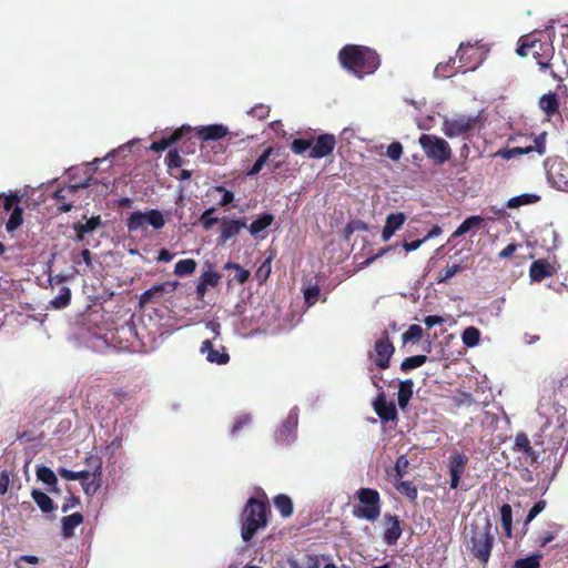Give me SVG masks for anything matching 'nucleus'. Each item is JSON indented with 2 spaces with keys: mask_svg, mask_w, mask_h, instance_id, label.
Listing matches in <instances>:
<instances>
[{
  "mask_svg": "<svg viewBox=\"0 0 568 568\" xmlns=\"http://www.w3.org/2000/svg\"><path fill=\"white\" fill-rule=\"evenodd\" d=\"M550 530L546 531L544 535L539 536L536 540L537 545L539 547H545L549 542H551L558 532L561 530V526L558 524H551L549 525Z\"/></svg>",
  "mask_w": 568,
  "mask_h": 568,
  "instance_id": "obj_51",
  "label": "nucleus"
},
{
  "mask_svg": "<svg viewBox=\"0 0 568 568\" xmlns=\"http://www.w3.org/2000/svg\"><path fill=\"white\" fill-rule=\"evenodd\" d=\"M481 119L477 115H458L453 119H445L443 122V132L449 138L457 136L469 138L471 133L481 128Z\"/></svg>",
  "mask_w": 568,
  "mask_h": 568,
  "instance_id": "obj_8",
  "label": "nucleus"
},
{
  "mask_svg": "<svg viewBox=\"0 0 568 568\" xmlns=\"http://www.w3.org/2000/svg\"><path fill=\"white\" fill-rule=\"evenodd\" d=\"M273 222L274 215L271 213H264L251 223L248 231L253 236H256L258 233L271 226Z\"/></svg>",
  "mask_w": 568,
  "mask_h": 568,
  "instance_id": "obj_34",
  "label": "nucleus"
},
{
  "mask_svg": "<svg viewBox=\"0 0 568 568\" xmlns=\"http://www.w3.org/2000/svg\"><path fill=\"white\" fill-rule=\"evenodd\" d=\"M384 542L388 546L395 545L403 532L398 516L386 514L384 516Z\"/></svg>",
  "mask_w": 568,
  "mask_h": 568,
  "instance_id": "obj_20",
  "label": "nucleus"
},
{
  "mask_svg": "<svg viewBox=\"0 0 568 568\" xmlns=\"http://www.w3.org/2000/svg\"><path fill=\"white\" fill-rule=\"evenodd\" d=\"M178 286L176 281L155 284L140 295L139 304L145 306L149 303H159L164 293H173Z\"/></svg>",
  "mask_w": 568,
  "mask_h": 568,
  "instance_id": "obj_14",
  "label": "nucleus"
},
{
  "mask_svg": "<svg viewBox=\"0 0 568 568\" xmlns=\"http://www.w3.org/2000/svg\"><path fill=\"white\" fill-rule=\"evenodd\" d=\"M458 72L466 73L476 70L484 61V52L477 43L462 42L456 52Z\"/></svg>",
  "mask_w": 568,
  "mask_h": 568,
  "instance_id": "obj_9",
  "label": "nucleus"
},
{
  "mask_svg": "<svg viewBox=\"0 0 568 568\" xmlns=\"http://www.w3.org/2000/svg\"><path fill=\"white\" fill-rule=\"evenodd\" d=\"M546 136L547 133L542 132L534 138V143L527 146H515L505 151L499 152V154L506 159L510 160L517 155H524L531 152H537L539 155H544L546 153Z\"/></svg>",
  "mask_w": 568,
  "mask_h": 568,
  "instance_id": "obj_13",
  "label": "nucleus"
},
{
  "mask_svg": "<svg viewBox=\"0 0 568 568\" xmlns=\"http://www.w3.org/2000/svg\"><path fill=\"white\" fill-rule=\"evenodd\" d=\"M373 407L377 416L383 422H394L397 419V409L393 402H387L384 392H381L373 402Z\"/></svg>",
  "mask_w": 568,
  "mask_h": 568,
  "instance_id": "obj_17",
  "label": "nucleus"
},
{
  "mask_svg": "<svg viewBox=\"0 0 568 568\" xmlns=\"http://www.w3.org/2000/svg\"><path fill=\"white\" fill-rule=\"evenodd\" d=\"M221 275L211 270L204 271L200 277V282L204 283L206 286H216L220 283Z\"/></svg>",
  "mask_w": 568,
  "mask_h": 568,
  "instance_id": "obj_57",
  "label": "nucleus"
},
{
  "mask_svg": "<svg viewBox=\"0 0 568 568\" xmlns=\"http://www.w3.org/2000/svg\"><path fill=\"white\" fill-rule=\"evenodd\" d=\"M274 149L272 146H268L255 161V163L252 165V168L247 171V175L253 176L261 172L263 166L268 161L271 154L273 153Z\"/></svg>",
  "mask_w": 568,
  "mask_h": 568,
  "instance_id": "obj_48",
  "label": "nucleus"
},
{
  "mask_svg": "<svg viewBox=\"0 0 568 568\" xmlns=\"http://www.w3.org/2000/svg\"><path fill=\"white\" fill-rule=\"evenodd\" d=\"M407 216L403 212L388 214L382 231V240L387 242L404 225Z\"/></svg>",
  "mask_w": 568,
  "mask_h": 568,
  "instance_id": "obj_24",
  "label": "nucleus"
},
{
  "mask_svg": "<svg viewBox=\"0 0 568 568\" xmlns=\"http://www.w3.org/2000/svg\"><path fill=\"white\" fill-rule=\"evenodd\" d=\"M215 209L214 207H210L207 210H205L201 216H200V223L201 225L203 226L204 230L209 231L210 229H212V226L214 224H216L217 222H220V220L217 217H214L212 216V214L214 213Z\"/></svg>",
  "mask_w": 568,
  "mask_h": 568,
  "instance_id": "obj_55",
  "label": "nucleus"
},
{
  "mask_svg": "<svg viewBox=\"0 0 568 568\" xmlns=\"http://www.w3.org/2000/svg\"><path fill=\"white\" fill-rule=\"evenodd\" d=\"M197 263L193 258L180 260L174 266V274L176 276H187L194 273Z\"/></svg>",
  "mask_w": 568,
  "mask_h": 568,
  "instance_id": "obj_40",
  "label": "nucleus"
},
{
  "mask_svg": "<svg viewBox=\"0 0 568 568\" xmlns=\"http://www.w3.org/2000/svg\"><path fill=\"white\" fill-rule=\"evenodd\" d=\"M538 104L548 118L559 113V101L556 93L549 92L541 95Z\"/></svg>",
  "mask_w": 568,
  "mask_h": 568,
  "instance_id": "obj_30",
  "label": "nucleus"
},
{
  "mask_svg": "<svg viewBox=\"0 0 568 568\" xmlns=\"http://www.w3.org/2000/svg\"><path fill=\"white\" fill-rule=\"evenodd\" d=\"M547 506V503L546 500L541 499V500H538L531 508L530 510L528 511V515L526 517V520L524 523V529L525 531H527L528 529V525L530 524L531 520L535 519V517H537Z\"/></svg>",
  "mask_w": 568,
  "mask_h": 568,
  "instance_id": "obj_54",
  "label": "nucleus"
},
{
  "mask_svg": "<svg viewBox=\"0 0 568 568\" xmlns=\"http://www.w3.org/2000/svg\"><path fill=\"white\" fill-rule=\"evenodd\" d=\"M303 293H304L305 303L308 306H312L317 302L321 290H320L318 285L315 284V285H310V286L305 287Z\"/></svg>",
  "mask_w": 568,
  "mask_h": 568,
  "instance_id": "obj_56",
  "label": "nucleus"
},
{
  "mask_svg": "<svg viewBox=\"0 0 568 568\" xmlns=\"http://www.w3.org/2000/svg\"><path fill=\"white\" fill-rule=\"evenodd\" d=\"M341 65L358 78L374 73L381 59L377 52L368 47L346 44L338 52Z\"/></svg>",
  "mask_w": 568,
  "mask_h": 568,
  "instance_id": "obj_2",
  "label": "nucleus"
},
{
  "mask_svg": "<svg viewBox=\"0 0 568 568\" xmlns=\"http://www.w3.org/2000/svg\"><path fill=\"white\" fill-rule=\"evenodd\" d=\"M396 489L405 495L410 500H416L418 496V490L416 486L412 481L402 480L398 484H395Z\"/></svg>",
  "mask_w": 568,
  "mask_h": 568,
  "instance_id": "obj_50",
  "label": "nucleus"
},
{
  "mask_svg": "<svg viewBox=\"0 0 568 568\" xmlns=\"http://www.w3.org/2000/svg\"><path fill=\"white\" fill-rule=\"evenodd\" d=\"M224 268H226V270L232 268L235 271L233 280L236 281L239 284H244L250 277V272L247 270L243 268L240 264H236L233 262H227L224 265Z\"/></svg>",
  "mask_w": 568,
  "mask_h": 568,
  "instance_id": "obj_52",
  "label": "nucleus"
},
{
  "mask_svg": "<svg viewBox=\"0 0 568 568\" xmlns=\"http://www.w3.org/2000/svg\"><path fill=\"white\" fill-rule=\"evenodd\" d=\"M466 266L462 263H454L446 265L445 268H443L438 276L436 277V282L438 284L447 283L453 276H455L457 273L463 271Z\"/></svg>",
  "mask_w": 568,
  "mask_h": 568,
  "instance_id": "obj_39",
  "label": "nucleus"
},
{
  "mask_svg": "<svg viewBox=\"0 0 568 568\" xmlns=\"http://www.w3.org/2000/svg\"><path fill=\"white\" fill-rule=\"evenodd\" d=\"M566 440V429L564 426H558L551 433L549 439V450L551 454L556 455L558 450L561 448L564 442Z\"/></svg>",
  "mask_w": 568,
  "mask_h": 568,
  "instance_id": "obj_36",
  "label": "nucleus"
},
{
  "mask_svg": "<svg viewBox=\"0 0 568 568\" xmlns=\"http://www.w3.org/2000/svg\"><path fill=\"white\" fill-rule=\"evenodd\" d=\"M291 149L295 154H302L306 150L312 149V140L295 139L292 142Z\"/></svg>",
  "mask_w": 568,
  "mask_h": 568,
  "instance_id": "obj_60",
  "label": "nucleus"
},
{
  "mask_svg": "<svg viewBox=\"0 0 568 568\" xmlns=\"http://www.w3.org/2000/svg\"><path fill=\"white\" fill-rule=\"evenodd\" d=\"M455 61V59L450 58L448 62L438 63L435 69V73L437 75H440L442 78H449L454 75L455 73L458 72V69L454 70Z\"/></svg>",
  "mask_w": 568,
  "mask_h": 568,
  "instance_id": "obj_53",
  "label": "nucleus"
},
{
  "mask_svg": "<svg viewBox=\"0 0 568 568\" xmlns=\"http://www.w3.org/2000/svg\"><path fill=\"white\" fill-rule=\"evenodd\" d=\"M497 528L493 526L488 516L481 520L470 523L465 532V546L469 555L486 566L490 559L495 545V532Z\"/></svg>",
  "mask_w": 568,
  "mask_h": 568,
  "instance_id": "obj_1",
  "label": "nucleus"
},
{
  "mask_svg": "<svg viewBox=\"0 0 568 568\" xmlns=\"http://www.w3.org/2000/svg\"><path fill=\"white\" fill-rule=\"evenodd\" d=\"M245 227H247L245 219H222L220 221L221 233L219 237V244H225L229 240L236 236Z\"/></svg>",
  "mask_w": 568,
  "mask_h": 568,
  "instance_id": "obj_19",
  "label": "nucleus"
},
{
  "mask_svg": "<svg viewBox=\"0 0 568 568\" xmlns=\"http://www.w3.org/2000/svg\"><path fill=\"white\" fill-rule=\"evenodd\" d=\"M468 457L460 453H455L448 458V469L450 475L449 487L450 489H457L460 483V478L466 470Z\"/></svg>",
  "mask_w": 568,
  "mask_h": 568,
  "instance_id": "obj_15",
  "label": "nucleus"
},
{
  "mask_svg": "<svg viewBox=\"0 0 568 568\" xmlns=\"http://www.w3.org/2000/svg\"><path fill=\"white\" fill-rule=\"evenodd\" d=\"M23 210L20 207V206H16L10 216H9V220L6 224V229L8 232H13L14 230H17L18 227H20L23 223Z\"/></svg>",
  "mask_w": 568,
  "mask_h": 568,
  "instance_id": "obj_46",
  "label": "nucleus"
},
{
  "mask_svg": "<svg viewBox=\"0 0 568 568\" xmlns=\"http://www.w3.org/2000/svg\"><path fill=\"white\" fill-rule=\"evenodd\" d=\"M541 554H532L526 558L517 559L514 562V568H540Z\"/></svg>",
  "mask_w": 568,
  "mask_h": 568,
  "instance_id": "obj_44",
  "label": "nucleus"
},
{
  "mask_svg": "<svg viewBox=\"0 0 568 568\" xmlns=\"http://www.w3.org/2000/svg\"><path fill=\"white\" fill-rule=\"evenodd\" d=\"M427 359L428 358L426 355H415V356L406 357L400 363V371L404 373H407L414 368H417V367L424 365L427 362Z\"/></svg>",
  "mask_w": 568,
  "mask_h": 568,
  "instance_id": "obj_43",
  "label": "nucleus"
},
{
  "mask_svg": "<svg viewBox=\"0 0 568 568\" xmlns=\"http://www.w3.org/2000/svg\"><path fill=\"white\" fill-rule=\"evenodd\" d=\"M394 353L395 347L389 339L387 331H384L382 336L374 343V355H371V358L374 359L378 368L386 369L389 367Z\"/></svg>",
  "mask_w": 568,
  "mask_h": 568,
  "instance_id": "obj_11",
  "label": "nucleus"
},
{
  "mask_svg": "<svg viewBox=\"0 0 568 568\" xmlns=\"http://www.w3.org/2000/svg\"><path fill=\"white\" fill-rule=\"evenodd\" d=\"M200 352L206 355V359L210 363L225 365L230 362V355L227 354L226 348L222 346L220 349H214L211 339H205L202 343Z\"/></svg>",
  "mask_w": 568,
  "mask_h": 568,
  "instance_id": "obj_21",
  "label": "nucleus"
},
{
  "mask_svg": "<svg viewBox=\"0 0 568 568\" xmlns=\"http://www.w3.org/2000/svg\"><path fill=\"white\" fill-rule=\"evenodd\" d=\"M84 517L81 513H73L69 516H64L61 519V535L64 539H70L74 536V529L81 525Z\"/></svg>",
  "mask_w": 568,
  "mask_h": 568,
  "instance_id": "obj_27",
  "label": "nucleus"
},
{
  "mask_svg": "<svg viewBox=\"0 0 568 568\" xmlns=\"http://www.w3.org/2000/svg\"><path fill=\"white\" fill-rule=\"evenodd\" d=\"M403 154V145L395 141L387 146L386 155L393 160L398 161Z\"/></svg>",
  "mask_w": 568,
  "mask_h": 568,
  "instance_id": "obj_61",
  "label": "nucleus"
},
{
  "mask_svg": "<svg viewBox=\"0 0 568 568\" xmlns=\"http://www.w3.org/2000/svg\"><path fill=\"white\" fill-rule=\"evenodd\" d=\"M248 114L258 120H264L270 114V106L264 104H257L250 109Z\"/></svg>",
  "mask_w": 568,
  "mask_h": 568,
  "instance_id": "obj_63",
  "label": "nucleus"
},
{
  "mask_svg": "<svg viewBox=\"0 0 568 568\" xmlns=\"http://www.w3.org/2000/svg\"><path fill=\"white\" fill-rule=\"evenodd\" d=\"M36 474L37 478L48 486H54L58 481L54 471L47 466L39 467Z\"/></svg>",
  "mask_w": 568,
  "mask_h": 568,
  "instance_id": "obj_49",
  "label": "nucleus"
},
{
  "mask_svg": "<svg viewBox=\"0 0 568 568\" xmlns=\"http://www.w3.org/2000/svg\"><path fill=\"white\" fill-rule=\"evenodd\" d=\"M58 473L65 480H80L81 484L84 479H89L91 474L89 470L73 471L64 467L59 468Z\"/></svg>",
  "mask_w": 568,
  "mask_h": 568,
  "instance_id": "obj_47",
  "label": "nucleus"
},
{
  "mask_svg": "<svg viewBox=\"0 0 568 568\" xmlns=\"http://www.w3.org/2000/svg\"><path fill=\"white\" fill-rule=\"evenodd\" d=\"M166 164L170 169L181 168L183 165V159L181 158L178 150H171L166 155Z\"/></svg>",
  "mask_w": 568,
  "mask_h": 568,
  "instance_id": "obj_62",
  "label": "nucleus"
},
{
  "mask_svg": "<svg viewBox=\"0 0 568 568\" xmlns=\"http://www.w3.org/2000/svg\"><path fill=\"white\" fill-rule=\"evenodd\" d=\"M462 339L467 347H474L479 343L480 332L478 328L469 326L464 329Z\"/></svg>",
  "mask_w": 568,
  "mask_h": 568,
  "instance_id": "obj_45",
  "label": "nucleus"
},
{
  "mask_svg": "<svg viewBox=\"0 0 568 568\" xmlns=\"http://www.w3.org/2000/svg\"><path fill=\"white\" fill-rule=\"evenodd\" d=\"M71 302V290L62 286L59 294L50 302L51 306L61 310L67 307Z\"/></svg>",
  "mask_w": 568,
  "mask_h": 568,
  "instance_id": "obj_42",
  "label": "nucleus"
},
{
  "mask_svg": "<svg viewBox=\"0 0 568 568\" xmlns=\"http://www.w3.org/2000/svg\"><path fill=\"white\" fill-rule=\"evenodd\" d=\"M516 52L520 57L529 54L536 60L541 71L550 70L549 75L557 81H561L554 70H551V60L555 55V48L551 41H541L534 36H525L519 39V44Z\"/></svg>",
  "mask_w": 568,
  "mask_h": 568,
  "instance_id": "obj_3",
  "label": "nucleus"
},
{
  "mask_svg": "<svg viewBox=\"0 0 568 568\" xmlns=\"http://www.w3.org/2000/svg\"><path fill=\"white\" fill-rule=\"evenodd\" d=\"M191 132L190 126H182L178 130H175L172 134L169 136H162L160 140L154 141L150 149L154 152H162L166 150L169 146L175 144L179 142L185 134Z\"/></svg>",
  "mask_w": 568,
  "mask_h": 568,
  "instance_id": "obj_23",
  "label": "nucleus"
},
{
  "mask_svg": "<svg viewBox=\"0 0 568 568\" xmlns=\"http://www.w3.org/2000/svg\"><path fill=\"white\" fill-rule=\"evenodd\" d=\"M267 513L266 501L254 497L247 500L241 517V537L244 541H250L258 530L266 527Z\"/></svg>",
  "mask_w": 568,
  "mask_h": 568,
  "instance_id": "obj_4",
  "label": "nucleus"
},
{
  "mask_svg": "<svg viewBox=\"0 0 568 568\" xmlns=\"http://www.w3.org/2000/svg\"><path fill=\"white\" fill-rule=\"evenodd\" d=\"M132 390L128 388H112L109 390V396L112 397L110 404L114 407L125 404L132 398Z\"/></svg>",
  "mask_w": 568,
  "mask_h": 568,
  "instance_id": "obj_37",
  "label": "nucleus"
},
{
  "mask_svg": "<svg viewBox=\"0 0 568 568\" xmlns=\"http://www.w3.org/2000/svg\"><path fill=\"white\" fill-rule=\"evenodd\" d=\"M322 559H324L323 556L300 551L287 558V565L290 568H321Z\"/></svg>",
  "mask_w": 568,
  "mask_h": 568,
  "instance_id": "obj_18",
  "label": "nucleus"
},
{
  "mask_svg": "<svg viewBox=\"0 0 568 568\" xmlns=\"http://www.w3.org/2000/svg\"><path fill=\"white\" fill-rule=\"evenodd\" d=\"M541 436L535 437L534 443L530 440L525 432H518L513 442L511 452L515 455L514 464L525 465H539L541 453L545 449L538 450L536 446L542 445Z\"/></svg>",
  "mask_w": 568,
  "mask_h": 568,
  "instance_id": "obj_6",
  "label": "nucleus"
},
{
  "mask_svg": "<svg viewBox=\"0 0 568 568\" xmlns=\"http://www.w3.org/2000/svg\"><path fill=\"white\" fill-rule=\"evenodd\" d=\"M500 519L501 526L505 531V536L511 538L513 531V509L509 504H504L500 507Z\"/></svg>",
  "mask_w": 568,
  "mask_h": 568,
  "instance_id": "obj_38",
  "label": "nucleus"
},
{
  "mask_svg": "<svg viewBox=\"0 0 568 568\" xmlns=\"http://www.w3.org/2000/svg\"><path fill=\"white\" fill-rule=\"evenodd\" d=\"M549 179L552 180L558 190L568 192V179H566L562 174H555L551 170L549 172Z\"/></svg>",
  "mask_w": 568,
  "mask_h": 568,
  "instance_id": "obj_64",
  "label": "nucleus"
},
{
  "mask_svg": "<svg viewBox=\"0 0 568 568\" xmlns=\"http://www.w3.org/2000/svg\"><path fill=\"white\" fill-rule=\"evenodd\" d=\"M77 190V185H67L53 192L52 197L55 200L57 210L60 213H67L72 210L73 204L68 200L70 195L75 193Z\"/></svg>",
  "mask_w": 568,
  "mask_h": 568,
  "instance_id": "obj_22",
  "label": "nucleus"
},
{
  "mask_svg": "<svg viewBox=\"0 0 568 568\" xmlns=\"http://www.w3.org/2000/svg\"><path fill=\"white\" fill-rule=\"evenodd\" d=\"M102 225L100 215L90 217L85 223L77 222L73 224L75 237L78 241H83L84 234L93 232L97 227Z\"/></svg>",
  "mask_w": 568,
  "mask_h": 568,
  "instance_id": "obj_29",
  "label": "nucleus"
},
{
  "mask_svg": "<svg viewBox=\"0 0 568 568\" xmlns=\"http://www.w3.org/2000/svg\"><path fill=\"white\" fill-rule=\"evenodd\" d=\"M227 133L229 130L223 124H210L206 126H201L197 130V134L203 141L221 140L226 136Z\"/></svg>",
  "mask_w": 568,
  "mask_h": 568,
  "instance_id": "obj_28",
  "label": "nucleus"
},
{
  "mask_svg": "<svg viewBox=\"0 0 568 568\" xmlns=\"http://www.w3.org/2000/svg\"><path fill=\"white\" fill-rule=\"evenodd\" d=\"M146 225H151L154 230H161L165 225L162 212L156 209L146 212L136 211L126 219L129 232L144 230Z\"/></svg>",
  "mask_w": 568,
  "mask_h": 568,
  "instance_id": "obj_10",
  "label": "nucleus"
},
{
  "mask_svg": "<svg viewBox=\"0 0 568 568\" xmlns=\"http://www.w3.org/2000/svg\"><path fill=\"white\" fill-rule=\"evenodd\" d=\"M555 273L554 266L544 258L534 261L529 267V276L535 282H540Z\"/></svg>",
  "mask_w": 568,
  "mask_h": 568,
  "instance_id": "obj_25",
  "label": "nucleus"
},
{
  "mask_svg": "<svg viewBox=\"0 0 568 568\" xmlns=\"http://www.w3.org/2000/svg\"><path fill=\"white\" fill-rule=\"evenodd\" d=\"M297 427V416L294 414H290L281 427L276 432V440L281 443H290L295 434Z\"/></svg>",
  "mask_w": 568,
  "mask_h": 568,
  "instance_id": "obj_26",
  "label": "nucleus"
},
{
  "mask_svg": "<svg viewBox=\"0 0 568 568\" xmlns=\"http://www.w3.org/2000/svg\"><path fill=\"white\" fill-rule=\"evenodd\" d=\"M414 382L412 379H405L399 383L397 400L398 406L405 409L413 397Z\"/></svg>",
  "mask_w": 568,
  "mask_h": 568,
  "instance_id": "obj_31",
  "label": "nucleus"
},
{
  "mask_svg": "<svg viewBox=\"0 0 568 568\" xmlns=\"http://www.w3.org/2000/svg\"><path fill=\"white\" fill-rule=\"evenodd\" d=\"M31 497L34 500V503L38 505V507L41 509V511L51 513L54 510L53 500L42 490L33 489L31 491Z\"/></svg>",
  "mask_w": 568,
  "mask_h": 568,
  "instance_id": "obj_33",
  "label": "nucleus"
},
{
  "mask_svg": "<svg viewBox=\"0 0 568 568\" xmlns=\"http://www.w3.org/2000/svg\"><path fill=\"white\" fill-rule=\"evenodd\" d=\"M423 328L417 324H413L408 327V329L403 334L402 338L404 343L412 342L414 339H419L423 336Z\"/></svg>",
  "mask_w": 568,
  "mask_h": 568,
  "instance_id": "obj_58",
  "label": "nucleus"
},
{
  "mask_svg": "<svg viewBox=\"0 0 568 568\" xmlns=\"http://www.w3.org/2000/svg\"><path fill=\"white\" fill-rule=\"evenodd\" d=\"M336 146V139L334 134L325 133L316 138L312 145L310 158L322 159L333 153Z\"/></svg>",
  "mask_w": 568,
  "mask_h": 568,
  "instance_id": "obj_16",
  "label": "nucleus"
},
{
  "mask_svg": "<svg viewBox=\"0 0 568 568\" xmlns=\"http://www.w3.org/2000/svg\"><path fill=\"white\" fill-rule=\"evenodd\" d=\"M274 506L284 518H287L293 514V501L285 494H280L274 497Z\"/></svg>",
  "mask_w": 568,
  "mask_h": 568,
  "instance_id": "obj_35",
  "label": "nucleus"
},
{
  "mask_svg": "<svg viewBox=\"0 0 568 568\" xmlns=\"http://www.w3.org/2000/svg\"><path fill=\"white\" fill-rule=\"evenodd\" d=\"M418 143L427 159L435 165H443L453 155L449 143L435 134L423 133L418 139Z\"/></svg>",
  "mask_w": 568,
  "mask_h": 568,
  "instance_id": "obj_7",
  "label": "nucleus"
},
{
  "mask_svg": "<svg viewBox=\"0 0 568 568\" xmlns=\"http://www.w3.org/2000/svg\"><path fill=\"white\" fill-rule=\"evenodd\" d=\"M85 464L92 468L89 479H84L83 491L88 496H93L102 486V459L99 456L90 455L85 457Z\"/></svg>",
  "mask_w": 568,
  "mask_h": 568,
  "instance_id": "obj_12",
  "label": "nucleus"
},
{
  "mask_svg": "<svg viewBox=\"0 0 568 568\" xmlns=\"http://www.w3.org/2000/svg\"><path fill=\"white\" fill-rule=\"evenodd\" d=\"M21 202V196L18 195V194H10V195H7L4 196L3 199V207H2V213H8V212H12V210L16 207V206H19V203Z\"/></svg>",
  "mask_w": 568,
  "mask_h": 568,
  "instance_id": "obj_59",
  "label": "nucleus"
},
{
  "mask_svg": "<svg viewBox=\"0 0 568 568\" xmlns=\"http://www.w3.org/2000/svg\"><path fill=\"white\" fill-rule=\"evenodd\" d=\"M484 223V219L479 215H471L467 217L452 234L453 239H457L459 236H463L467 232L479 229Z\"/></svg>",
  "mask_w": 568,
  "mask_h": 568,
  "instance_id": "obj_32",
  "label": "nucleus"
},
{
  "mask_svg": "<svg viewBox=\"0 0 568 568\" xmlns=\"http://www.w3.org/2000/svg\"><path fill=\"white\" fill-rule=\"evenodd\" d=\"M539 199L540 197L536 194L525 193V194L509 199L507 202V207L517 209L523 205L534 204V203L538 202Z\"/></svg>",
  "mask_w": 568,
  "mask_h": 568,
  "instance_id": "obj_41",
  "label": "nucleus"
},
{
  "mask_svg": "<svg viewBox=\"0 0 568 568\" xmlns=\"http://www.w3.org/2000/svg\"><path fill=\"white\" fill-rule=\"evenodd\" d=\"M352 514L355 518L364 519L369 523L376 521L382 513V499L379 493L369 487H363L356 490Z\"/></svg>",
  "mask_w": 568,
  "mask_h": 568,
  "instance_id": "obj_5",
  "label": "nucleus"
}]
</instances>
